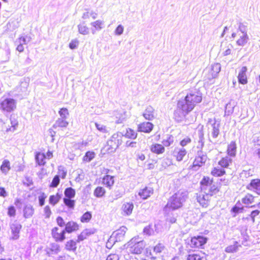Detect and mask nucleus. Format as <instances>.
<instances>
[{"mask_svg":"<svg viewBox=\"0 0 260 260\" xmlns=\"http://www.w3.org/2000/svg\"><path fill=\"white\" fill-rule=\"evenodd\" d=\"M201 192L197 195V202L203 207L208 206L212 198H216L219 192V185L213 180H203L200 182Z\"/></svg>","mask_w":260,"mask_h":260,"instance_id":"1","label":"nucleus"},{"mask_svg":"<svg viewBox=\"0 0 260 260\" xmlns=\"http://www.w3.org/2000/svg\"><path fill=\"white\" fill-rule=\"evenodd\" d=\"M202 100L203 94L199 89L191 91L186 94L184 100H179L177 101V108L186 115L201 103Z\"/></svg>","mask_w":260,"mask_h":260,"instance_id":"2","label":"nucleus"},{"mask_svg":"<svg viewBox=\"0 0 260 260\" xmlns=\"http://www.w3.org/2000/svg\"><path fill=\"white\" fill-rule=\"evenodd\" d=\"M124 246L128 253L134 255H139L144 251L146 244L143 240L138 236H135L130 239Z\"/></svg>","mask_w":260,"mask_h":260,"instance_id":"3","label":"nucleus"},{"mask_svg":"<svg viewBox=\"0 0 260 260\" xmlns=\"http://www.w3.org/2000/svg\"><path fill=\"white\" fill-rule=\"evenodd\" d=\"M186 195L183 192H177L171 196L168 201L166 209L176 210L182 206V202L185 201Z\"/></svg>","mask_w":260,"mask_h":260,"instance_id":"4","label":"nucleus"},{"mask_svg":"<svg viewBox=\"0 0 260 260\" xmlns=\"http://www.w3.org/2000/svg\"><path fill=\"white\" fill-rule=\"evenodd\" d=\"M16 101L10 97L3 96L0 100V110L11 113L16 108Z\"/></svg>","mask_w":260,"mask_h":260,"instance_id":"5","label":"nucleus"},{"mask_svg":"<svg viewBox=\"0 0 260 260\" xmlns=\"http://www.w3.org/2000/svg\"><path fill=\"white\" fill-rule=\"evenodd\" d=\"M123 136L119 133L113 134L107 142L108 150L110 152L114 151L123 143Z\"/></svg>","mask_w":260,"mask_h":260,"instance_id":"6","label":"nucleus"},{"mask_svg":"<svg viewBox=\"0 0 260 260\" xmlns=\"http://www.w3.org/2000/svg\"><path fill=\"white\" fill-rule=\"evenodd\" d=\"M208 239L203 236H194L187 243V246L192 249L203 248L207 243Z\"/></svg>","mask_w":260,"mask_h":260,"instance_id":"7","label":"nucleus"},{"mask_svg":"<svg viewBox=\"0 0 260 260\" xmlns=\"http://www.w3.org/2000/svg\"><path fill=\"white\" fill-rule=\"evenodd\" d=\"M66 232L63 229L54 226L51 230V236L55 242L62 243L66 239Z\"/></svg>","mask_w":260,"mask_h":260,"instance_id":"8","label":"nucleus"},{"mask_svg":"<svg viewBox=\"0 0 260 260\" xmlns=\"http://www.w3.org/2000/svg\"><path fill=\"white\" fill-rule=\"evenodd\" d=\"M127 231V229L125 226H121L113 233L112 236H110V239H112L114 242H121L124 240Z\"/></svg>","mask_w":260,"mask_h":260,"instance_id":"9","label":"nucleus"},{"mask_svg":"<svg viewBox=\"0 0 260 260\" xmlns=\"http://www.w3.org/2000/svg\"><path fill=\"white\" fill-rule=\"evenodd\" d=\"M232 36L233 38H238L236 41V43L239 46L245 45L248 40V36L247 33L240 29L237 30L236 32L233 33Z\"/></svg>","mask_w":260,"mask_h":260,"instance_id":"10","label":"nucleus"},{"mask_svg":"<svg viewBox=\"0 0 260 260\" xmlns=\"http://www.w3.org/2000/svg\"><path fill=\"white\" fill-rule=\"evenodd\" d=\"M187 153V150L185 148L176 147L173 151L172 155L176 161H181L186 156Z\"/></svg>","mask_w":260,"mask_h":260,"instance_id":"11","label":"nucleus"},{"mask_svg":"<svg viewBox=\"0 0 260 260\" xmlns=\"http://www.w3.org/2000/svg\"><path fill=\"white\" fill-rule=\"evenodd\" d=\"M154 128L152 123L148 121H144L138 125L137 130L139 132L148 134L151 132Z\"/></svg>","mask_w":260,"mask_h":260,"instance_id":"12","label":"nucleus"},{"mask_svg":"<svg viewBox=\"0 0 260 260\" xmlns=\"http://www.w3.org/2000/svg\"><path fill=\"white\" fill-rule=\"evenodd\" d=\"M21 229L22 225L18 222H15L10 225L11 239L16 240L19 238Z\"/></svg>","mask_w":260,"mask_h":260,"instance_id":"13","label":"nucleus"},{"mask_svg":"<svg viewBox=\"0 0 260 260\" xmlns=\"http://www.w3.org/2000/svg\"><path fill=\"white\" fill-rule=\"evenodd\" d=\"M79 225L74 221H70L67 222L64 229H63L66 233H74L77 232L79 229Z\"/></svg>","mask_w":260,"mask_h":260,"instance_id":"14","label":"nucleus"},{"mask_svg":"<svg viewBox=\"0 0 260 260\" xmlns=\"http://www.w3.org/2000/svg\"><path fill=\"white\" fill-rule=\"evenodd\" d=\"M207 160L206 155H198L193 160L192 165L191 166L192 168L196 167H200L205 164Z\"/></svg>","mask_w":260,"mask_h":260,"instance_id":"15","label":"nucleus"},{"mask_svg":"<svg viewBox=\"0 0 260 260\" xmlns=\"http://www.w3.org/2000/svg\"><path fill=\"white\" fill-rule=\"evenodd\" d=\"M150 150L152 153L157 155L161 154L165 151V147L158 143L152 144L150 147Z\"/></svg>","mask_w":260,"mask_h":260,"instance_id":"16","label":"nucleus"},{"mask_svg":"<svg viewBox=\"0 0 260 260\" xmlns=\"http://www.w3.org/2000/svg\"><path fill=\"white\" fill-rule=\"evenodd\" d=\"M247 188L260 194V180H251L250 184L247 185Z\"/></svg>","mask_w":260,"mask_h":260,"instance_id":"17","label":"nucleus"},{"mask_svg":"<svg viewBox=\"0 0 260 260\" xmlns=\"http://www.w3.org/2000/svg\"><path fill=\"white\" fill-rule=\"evenodd\" d=\"M143 116L146 120H151L154 119L155 117L154 108L151 106H147L143 114Z\"/></svg>","mask_w":260,"mask_h":260,"instance_id":"18","label":"nucleus"},{"mask_svg":"<svg viewBox=\"0 0 260 260\" xmlns=\"http://www.w3.org/2000/svg\"><path fill=\"white\" fill-rule=\"evenodd\" d=\"M205 253L193 252L188 253L187 255L186 260H206Z\"/></svg>","mask_w":260,"mask_h":260,"instance_id":"19","label":"nucleus"},{"mask_svg":"<svg viewBox=\"0 0 260 260\" xmlns=\"http://www.w3.org/2000/svg\"><path fill=\"white\" fill-rule=\"evenodd\" d=\"M94 233V231H90L89 229H86L77 236V239L76 241L78 243H80L81 241L86 240L87 237L93 235Z\"/></svg>","mask_w":260,"mask_h":260,"instance_id":"20","label":"nucleus"},{"mask_svg":"<svg viewBox=\"0 0 260 260\" xmlns=\"http://www.w3.org/2000/svg\"><path fill=\"white\" fill-rule=\"evenodd\" d=\"M35 209L31 205L24 206L23 209V216L25 219H28L34 214Z\"/></svg>","mask_w":260,"mask_h":260,"instance_id":"21","label":"nucleus"},{"mask_svg":"<svg viewBox=\"0 0 260 260\" xmlns=\"http://www.w3.org/2000/svg\"><path fill=\"white\" fill-rule=\"evenodd\" d=\"M47 157L44 153L37 152L35 154V160L37 164L39 166H43L46 163Z\"/></svg>","mask_w":260,"mask_h":260,"instance_id":"22","label":"nucleus"},{"mask_svg":"<svg viewBox=\"0 0 260 260\" xmlns=\"http://www.w3.org/2000/svg\"><path fill=\"white\" fill-rule=\"evenodd\" d=\"M134 206L132 203H125L122 206V212L125 216H129L132 213Z\"/></svg>","mask_w":260,"mask_h":260,"instance_id":"23","label":"nucleus"},{"mask_svg":"<svg viewBox=\"0 0 260 260\" xmlns=\"http://www.w3.org/2000/svg\"><path fill=\"white\" fill-rule=\"evenodd\" d=\"M237 145L235 141H232L227 147L226 153L228 155L235 157L236 154Z\"/></svg>","mask_w":260,"mask_h":260,"instance_id":"24","label":"nucleus"},{"mask_svg":"<svg viewBox=\"0 0 260 260\" xmlns=\"http://www.w3.org/2000/svg\"><path fill=\"white\" fill-rule=\"evenodd\" d=\"M247 71V68L246 67H243L241 71L239 72L238 79V81L242 84H246L247 83V78L246 75Z\"/></svg>","mask_w":260,"mask_h":260,"instance_id":"25","label":"nucleus"},{"mask_svg":"<svg viewBox=\"0 0 260 260\" xmlns=\"http://www.w3.org/2000/svg\"><path fill=\"white\" fill-rule=\"evenodd\" d=\"M76 240H74V239H70L68 240L65 244V249L67 251H75L77 250V246Z\"/></svg>","mask_w":260,"mask_h":260,"instance_id":"26","label":"nucleus"},{"mask_svg":"<svg viewBox=\"0 0 260 260\" xmlns=\"http://www.w3.org/2000/svg\"><path fill=\"white\" fill-rule=\"evenodd\" d=\"M232 162V159L229 156H225L221 157L219 160L218 164L222 168H227Z\"/></svg>","mask_w":260,"mask_h":260,"instance_id":"27","label":"nucleus"},{"mask_svg":"<svg viewBox=\"0 0 260 260\" xmlns=\"http://www.w3.org/2000/svg\"><path fill=\"white\" fill-rule=\"evenodd\" d=\"M123 136L129 139H135L137 138L138 134L135 130L128 128L126 129L125 133Z\"/></svg>","mask_w":260,"mask_h":260,"instance_id":"28","label":"nucleus"},{"mask_svg":"<svg viewBox=\"0 0 260 260\" xmlns=\"http://www.w3.org/2000/svg\"><path fill=\"white\" fill-rule=\"evenodd\" d=\"M152 188L146 187L141 189L139 192V196H140L141 199H145L152 193Z\"/></svg>","mask_w":260,"mask_h":260,"instance_id":"29","label":"nucleus"},{"mask_svg":"<svg viewBox=\"0 0 260 260\" xmlns=\"http://www.w3.org/2000/svg\"><path fill=\"white\" fill-rule=\"evenodd\" d=\"M11 169V164L9 160L7 159H5L3 162L2 165L1 166L0 169L1 171L5 173H7Z\"/></svg>","mask_w":260,"mask_h":260,"instance_id":"30","label":"nucleus"},{"mask_svg":"<svg viewBox=\"0 0 260 260\" xmlns=\"http://www.w3.org/2000/svg\"><path fill=\"white\" fill-rule=\"evenodd\" d=\"M211 174L214 177H220L225 174V171L223 169L214 167L211 170Z\"/></svg>","mask_w":260,"mask_h":260,"instance_id":"31","label":"nucleus"},{"mask_svg":"<svg viewBox=\"0 0 260 260\" xmlns=\"http://www.w3.org/2000/svg\"><path fill=\"white\" fill-rule=\"evenodd\" d=\"M95 153L94 151H87L83 157V161L86 162H89L95 157Z\"/></svg>","mask_w":260,"mask_h":260,"instance_id":"32","label":"nucleus"},{"mask_svg":"<svg viewBox=\"0 0 260 260\" xmlns=\"http://www.w3.org/2000/svg\"><path fill=\"white\" fill-rule=\"evenodd\" d=\"M60 199V195L57 193L55 195H51L49 197V203L52 206H54L58 203Z\"/></svg>","mask_w":260,"mask_h":260,"instance_id":"33","label":"nucleus"},{"mask_svg":"<svg viewBox=\"0 0 260 260\" xmlns=\"http://www.w3.org/2000/svg\"><path fill=\"white\" fill-rule=\"evenodd\" d=\"M67 175V171L64 168L62 167H59L58 169V172L57 175L54 177L53 179H63Z\"/></svg>","mask_w":260,"mask_h":260,"instance_id":"34","label":"nucleus"},{"mask_svg":"<svg viewBox=\"0 0 260 260\" xmlns=\"http://www.w3.org/2000/svg\"><path fill=\"white\" fill-rule=\"evenodd\" d=\"M92 215L91 212L86 211L84 214L81 216L80 221L82 223L89 222L91 219Z\"/></svg>","mask_w":260,"mask_h":260,"instance_id":"35","label":"nucleus"},{"mask_svg":"<svg viewBox=\"0 0 260 260\" xmlns=\"http://www.w3.org/2000/svg\"><path fill=\"white\" fill-rule=\"evenodd\" d=\"M254 197L250 194H247L242 198V202L246 205H249L254 202Z\"/></svg>","mask_w":260,"mask_h":260,"instance_id":"36","label":"nucleus"},{"mask_svg":"<svg viewBox=\"0 0 260 260\" xmlns=\"http://www.w3.org/2000/svg\"><path fill=\"white\" fill-rule=\"evenodd\" d=\"M220 71V66L218 63L213 64L211 69V74L213 78H215Z\"/></svg>","mask_w":260,"mask_h":260,"instance_id":"37","label":"nucleus"},{"mask_svg":"<svg viewBox=\"0 0 260 260\" xmlns=\"http://www.w3.org/2000/svg\"><path fill=\"white\" fill-rule=\"evenodd\" d=\"M64 194L66 196V198L72 199L75 196V191L73 188L69 187L64 191Z\"/></svg>","mask_w":260,"mask_h":260,"instance_id":"38","label":"nucleus"},{"mask_svg":"<svg viewBox=\"0 0 260 260\" xmlns=\"http://www.w3.org/2000/svg\"><path fill=\"white\" fill-rule=\"evenodd\" d=\"M177 214H173L172 213H168L167 215V218H166V220H167V221L169 223H175L177 221Z\"/></svg>","mask_w":260,"mask_h":260,"instance_id":"39","label":"nucleus"},{"mask_svg":"<svg viewBox=\"0 0 260 260\" xmlns=\"http://www.w3.org/2000/svg\"><path fill=\"white\" fill-rule=\"evenodd\" d=\"M69 123L66 120L63 119H58L54 125V127H66Z\"/></svg>","mask_w":260,"mask_h":260,"instance_id":"40","label":"nucleus"},{"mask_svg":"<svg viewBox=\"0 0 260 260\" xmlns=\"http://www.w3.org/2000/svg\"><path fill=\"white\" fill-rule=\"evenodd\" d=\"M63 202L64 204L68 208L74 209L75 202L74 200H71V198H64L63 199Z\"/></svg>","mask_w":260,"mask_h":260,"instance_id":"41","label":"nucleus"},{"mask_svg":"<svg viewBox=\"0 0 260 260\" xmlns=\"http://www.w3.org/2000/svg\"><path fill=\"white\" fill-rule=\"evenodd\" d=\"M91 25L96 30H100L103 28L104 22L101 20H96L91 23Z\"/></svg>","mask_w":260,"mask_h":260,"instance_id":"42","label":"nucleus"},{"mask_svg":"<svg viewBox=\"0 0 260 260\" xmlns=\"http://www.w3.org/2000/svg\"><path fill=\"white\" fill-rule=\"evenodd\" d=\"M105 191L102 187H98L94 190V195L97 198H100L105 195Z\"/></svg>","mask_w":260,"mask_h":260,"instance_id":"43","label":"nucleus"},{"mask_svg":"<svg viewBox=\"0 0 260 260\" xmlns=\"http://www.w3.org/2000/svg\"><path fill=\"white\" fill-rule=\"evenodd\" d=\"M7 214L9 217H14L16 216V210L14 206L11 205L7 208Z\"/></svg>","mask_w":260,"mask_h":260,"instance_id":"44","label":"nucleus"},{"mask_svg":"<svg viewBox=\"0 0 260 260\" xmlns=\"http://www.w3.org/2000/svg\"><path fill=\"white\" fill-rule=\"evenodd\" d=\"M164 249L165 246L162 244L160 243L156 244V245L154 246L153 248V252L156 253H160L161 252H162Z\"/></svg>","mask_w":260,"mask_h":260,"instance_id":"45","label":"nucleus"},{"mask_svg":"<svg viewBox=\"0 0 260 260\" xmlns=\"http://www.w3.org/2000/svg\"><path fill=\"white\" fill-rule=\"evenodd\" d=\"M97 14L93 12H87L83 14L82 18L84 19H89L90 17L95 19L96 18Z\"/></svg>","mask_w":260,"mask_h":260,"instance_id":"46","label":"nucleus"},{"mask_svg":"<svg viewBox=\"0 0 260 260\" xmlns=\"http://www.w3.org/2000/svg\"><path fill=\"white\" fill-rule=\"evenodd\" d=\"M78 30L79 32L82 35H86L89 32L88 28L84 24H79L78 25Z\"/></svg>","mask_w":260,"mask_h":260,"instance_id":"47","label":"nucleus"},{"mask_svg":"<svg viewBox=\"0 0 260 260\" xmlns=\"http://www.w3.org/2000/svg\"><path fill=\"white\" fill-rule=\"evenodd\" d=\"M58 113L62 118H66L69 114L68 110L66 108H62L60 109Z\"/></svg>","mask_w":260,"mask_h":260,"instance_id":"48","label":"nucleus"},{"mask_svg":"<svg viewBox=\"0 0 260 260\" xmlns=\"http://www.w3.org/2000/svg\"><path fill=\"white\" fill-rule=\"evenodd\" d=\"M143 232L145 234L148 236H150L153 233V230L152 225H149L146 226L143 230Z\"/></svg>","mask_w":260,"mask_h":260,"instance_id":"49","label":"nucleus"},{"mask_svg":"<svg viewBox=\"0 0 260 260\" xmlns=\"http://www.w3.org/2000/svg\"><path fill=\"white\" fill-rule=\"evenodd\" d=\"M243 210V207H238L236 205H235L233 207V208L231 209V212L234 213V216H235L236 214L240 212H242Z\"/></svg>","mask_w":260,"mask_h":260,"instance_id":"50","label":"nucleus"},{"mask_svg":"<svg viewBox=\"0 0 260 260\" xmlns=\"http://www.w3.org/2000/svg\"><path fill=\"white\" fill-rule=\"evenodd\" d=\"M95 125L96 128L99 131H100L102 133H108L107 128L105 125L99 124L98 123H95Z\"/></svg>","mask_w":260,"mask_h":260,"instance_id":"51","label":"nucleus"},{"mask_svg":"<svg viewBox=\"0 0 260 260\" xmlns=\"http://www.w3.org/2000/svg\"><path fill=\"white\" fill-rule=\"evenodd\" d=\"M47 198V196L45 194V193L43 192L40 194V196H39V206H43L44 205V203H45V200Z\"/></svg>","mask_w":260,"mask_h":260,"instance_id":"52","label":"nucleus"},{"mask_svg":"<svg viewBox=\"0 0 260 260\" xmlns=\"http://www.w3.org/2000/svg\"><path fill=\"white\" fill-rule=\"evenodd\" d=\"M260 211L258 210H255L252 211L250 214V217L251 218V221L253 223L255 222V217L259 215Z\"/></svg>","mask_w":260,"mask_h":260,"instance_id":"53","label":"nucleus"},{"mask_svg":"<svg viewBox=\"0 0 260 260\" xmlns=\"http://www.w3.org/2000/svg\"><path fill=\"white\" fill-rule=\"evenodd\" d=\"M219 133V131L218 124L216 125L214 123L213 125V131L212 133L213 137L216 138L218 136Z\"/></svg>","mask_w":260,"mask_h":260,"instance_id":"54","label":"nucleus"},{"mask_svg":"<svg viewBox=\"0 0 260 260\" xmlns=\"http://www.w3.org/2000/svg\"><path fill=\"white\" fill-rule=\"evenodd\" d=\"M238 249V246L236 245H232L229 246H227L226 248L225 251L228 253H233L236 251Z\"/></svg>","mask_w":260,"mask_h":260,"instance_id":"55","label":"nucleus"},{"mask_svg":"<svg viewBox=\"0 0 260 260\" xmlns=\"http://www.w3.org/2000/svg\"><path fill=\"white\" fill-rule=\"evenodd\" d=\"M191 139L189 137H187L184 138L183 139H182L180 142V145L182 147H184L186 145H187V144H189L191 142Z\"/></svg>","mask_w":260,"mask_h":260,"instance_id":"56","label":"nucleus"},{"mask_svg":"<svg viewBox=\"0 0 260 260\" xmlns=\"http://www.w3.org/2000/svg\"><path fill=\"white\" fill-rule=\"evenodd\" d=\"M56 222H57V225L60 227H63L66 224L64 223V220L61 216H58L57 218H56Z\"/></svg>","mask_w":260,"mask_h":260,"instance_id":"57","label":"nucleus"},{"mask_svg":"<svg viewBox=\"0 0 260 260\" xmlns=\"http://www.w3.org/2000/svg\"><path fill=\"white\" fill-rule=\"evenodd\" d=\"M79 42L77 40H72L69 44V47L71 49H74L77 48V46L78 45Z\"/></svg>","mask_w":260,"mask_h":260,"instance_id":"58","label":"nucleus"},{"mask_svg":"<svg viewBox=\"0 0 260 260\" xmlns=\"http://www.w3.org/2000/svg\"><path fill=\"white\" fill-rule=\"evenodd\" d=\"M44 212H45L46 217L49 218L51 214V211L50 208L49 206H46L45 208H44Z\"/></svg>","mask_w":260,"mask_h":260,"instance_id":"59","label":"nucleus"},{"mask_svg":"<svg viewBox=\"0 0 260 260\" xmlns=\"http://www.w3.org/2000/svg\"><path fill=\"white\" fill-rule=\"evenodd\" d=\"M106 260H119V257L116 254L111 253L107 256Z\"/></svg>","mask_w":260,"mask_h":260,"instance_id":"60","label":"nucleus"},{"mask_svg":"<svg viewBox=\"0 0 260 260\" xmlns=\"http://www.w3.org/2000/svg\"><path fill=\"white\" fill-rule=\"evenodd\" d=\"M123 31V27L121 25H119L115 30V34L120 35L122 34Z\"/></svg>","mask_w":260,"mask_h":260,"instance_id":"61","label":"nucleus"},{"mask_svg":"<svg viewBox=\"0 0 260 260\" xmlns=\"http://www.w3.org/2000/svg\"><path fill=\"white\" fill-rule=\"evenodd\" d=\"M102 184L104 185H106L107 187H110L111 186H112L114 184L113 180H106L102 181Z\"/></svg>","mask_w":260,"mask_h":260,"instance_id":"62","label":"nucleus"},{"mask_svg":"<svg viewBox=\"0 0 260 260\" xmlns=\"http://www.w3.org/2000/svg\"><path fill=\"white\" fill-rule=\"evenodd\" d=\"M156 163H157L156 160H152L151 162H148L147 164L148 169H154Z\"/></svg>","mask_w":260,"mask_h":260,"instance_id":"63","label":"nucleus"},{"mask_svg":"<svg viewBox=\"0 0 260 260\" xmlns=\"http://www.w3.org/2000/svg\"><path fill=\"white\" fill-rule=\"evenodd\" d=\"M59 180H53L52 181L51 183L50 184V187H57L59 184Z\"/></svg>","mask_w":260,"mask_h":260,"instance_id":"64","label":"nucleus"}]
</instances>
